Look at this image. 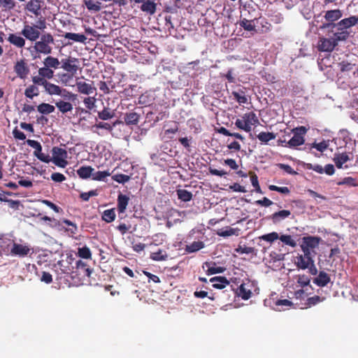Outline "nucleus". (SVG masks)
Here are the masks:
<instances>
[{
	"mask_svg": "<svg viewBox=\"0 0 358 358\" xmlns=\"http://www.w3.org/2000/svg\"><path fill=\"white\" fill-rule=\"evenodd\" d=\"M39 38V41H34L33 48L36 53L50 55L52 50V45L55 43L53 36L50 33H45Z\"/></svg>",
	"mask_w": 358,
	"mask_h": 358,
	"instance_id": "obj_1",
	"label": "nucleus"
},
{
	"mask_svg": "<svg viewBox=\"0 0 358 358\" xmlns=\"http://www.w3.org/2000/svg\"><path fill=\"white\" fill-rule=\"evenodd\" d=\"M259 124L258 117L254 112L245 113L241 119H237L235 122L237 128L246 132H250L252 126H257Z\"/></svg>",
	"mask_w": 358,
	"mask_h": 358,
	"instance_id": "obj_2",
	"label": "nucleus"
},
{
	"mask_svg": "<svg viewBox=\"0 0 358 358\" xmlns=\"http://www.w3.org/2000/svg\"><path fill=\"white\" fill-rule=\"evenodd\" d=\"M307 129L305 127H299L291 130L293 136L288 140V148H296L301 145L305 142L304 135L306 134Z\"/></svg>",
	"mask_w": 358,
	"mask_h": 358,
	"instance_id": "obj_3",
	"label": "nucleus"
},
{
	"mask_svg": "<svg viewBox=\"0 0 358 358\" xmlns=\"http://www.w3.org/2000/svg\"><path fill=\"white\" fill-rule=\"evenodd\" d=\"M52 158L51 161L57 166L64 168L68 164L66 158L68 153L65 149L55 146L52 149Z\"/></svg>",
	"mask_w": 358,
	"mask_h": 358,
	"instance_id": "obj_4",
	"label": "nucleus"
},
{
	"mask_svg": "<svg viewBox=\"0 0 358 358\" xmlns=\"http://www.w3.org/2000/svg\"><path fill=\"white\" fill-rule=\"evenodd\" d=\"M45 90L50 95H59L69 100H73L76 96V94L67 91L66 89H62L59 85L50 82L45 87Z\"/></svg>",
	"mask_w": 358,
	"mask_h": 358,
	"instance_id": "obj_5",
	"label": "nucleus"
},
{
	"mask_svg": "<svg viewBox=\"0 0 358 358\" xmlns=\"http://www.w3.org/2000/svg\"><path fill=\"white\" fill-rule=\"evenodd\" d=\"M61 68L73 76L79 69V60L76 57H68L61 60Z\"/></svg>",
	"mask_w": 358,
	"mask_h": 358,
	"instance_id": "obj_6",
	"label": "nucleus"
},
{
	"mask_svg": "<svg viewBox=\"0 0 358 358\" xmlns=\"http://www.w3.org/2000/svg\"><path fill=\"white\" fill-rule=\"evenodd\" d=\"M76 267L73 268L75 270L72 272V273L74 274L72 276L73 278L78 276L80 280H85L86 278L90 276L92 270L85 262L82 260H78L76 262Z\"/></svg>",
	"mask_w": 358,
	"mask_h": 358,
	"instance_id": "obj_7",
	"label": "nucleus"
},
{
	"mask_svg": "<svg viewBox=\"0 0 358 358\" xmlns=\"http://www.w3.org/2000/svg\"><path fill=\"white\" fill-rule=\"evenodd\" d=\"M21 34L26 39L33 42L39 38L41 32L39 30H38L36 26L30 25L25 23L23 29L21 31Z\"/></svg>",
	"mask_w": 358,
	"mask_h": 358,
	"instance_id": "obj_8",
	"label": "nucleus"
},
{
	"mask_svg": "<svg viewBox=\"0 0 358 358\" xmlns=\"http://www.w3.org/2000/svg\"><path fill=\"white\" fill-rule=\"evenodd\" d=\"M15 73L21 79H25L29 73V66L24 59L17 60L13 66Z\"/></svg>",
	"mask_w": 358,
	"mask_h": 358,
	"instance_id": "obj_9",
	"label": "nucleus"
},
{
	"mask_svg": "<svg viewBox=\"0 0 358 358\" xmlns=\"http://www.w3.org/2000/svg\"><path fill=\"white\" fill-rule=\"evenodd\" d=\"M252 287V282L247 279L239 286L237 294L243 299L248 300L251 297Z\"/></svg>",
	"mask_w": 358,
	"mask_h": 358,
	"instance_id": "obj_10",
	"label": "nucleus"
},
{
	"mask_svg": "<svg viewBox=\"0 0 358 358\" xmlns=\"http://www.w3.org/2000/svg\"><path fill=\"white\" fill-rule=\"evenodd\" d=\"M337 45L334 39L330 38H320L318 42L317 48L320 52H332Z\"/></svg>",
	"mask_w": 358,
	"mask_h": 358,
	"instance_id": "obj_11",
	"label": "nucleus"
},
{
	"mask_svg": "<svg viewBox=\"0 0 358 358\" xmlns=\"http://www.w3.org/2000/svg\"><path fill=\"white\" fill-rule=\"evenodd\" d=\"M355 16H350L349 17L343 19L337 24L328 23L324 27L329 29H331V31H334V29L337 27H343L344 29L350 28L356 24Z\"/></svg>",
	"mask_w": 358,
	"mask_h": 358,
	"instance_id": "obj_12",
	"label": "nucleus"
},
{
	"mask_svg": "<svg viewBox=\"0 0 358 358\" xmlns=\"http://www.w3.org/2000/svg\"><path fill=\"white\" fill-rule=\"evenodd\" d=\"M76 86L77 87V91L83 94L89 95L96 90V88L93 86L92 81H90V83L76 81Z\"/></svg>",
	"mask_w": 358,
	"mask_h": 358,
	"instance_id": "obj_13",
	"label": "nucleus"
},
{
	"mask_svg": "<svg viewBox=\"0 0 358 358\" xmlns=\"http://www.w3.org/2000/svg\"><path fill=\"white\" fill-rule=\"evenodd\" d=\"M321 241L322 238L319 236H307L302 238L301 245L314 250L319 246Z\"/></svg>",
	"mask_w": 358,
	"mask_h": 358,
	"instance_id": "obj_14",
	"label": "nucleus"
},
{
	"mask_svg": "<svg viewBox=\"0 0 358 358\" xmlns=\"http://www.w3.org/2000/svg\"><path fill=\"white\" fill-rule=\"evenodd\" d=\"M291 211L289 210H281L271 214L268 219L271 220L273 224H277L280 223L282 220L289 217L291 215Z\"/></svg>",
	"mask_w": 358,
	"mask_h": 358,
	"instance_id": "obj_15",
	"label": "nucleus"
},
{
	"mask_svg": "<svg viewBox=\"0 0 358 358\" xmlns=\"http://www.w3.org/2000/svg\"><path fill=\"white\" fill-rule=\"evenodd\" d=\"M30 251L31 249L29 246L14 243L13 248H11L10 253L13 255L23 257L27 256L30 252Z\"/></svg>",
	"mask_w": 358,
	"mask_h": 358,
	"instance_id": "obj_16",
	"label": "nucleus"
},
{
	"mask_svg": "<svg viewBox=\"0 0 358 358\" xmlns=\"http://www.w3.org/2000/svg\"><path fill=\"white\" fill-rule=\"evenodd\" d=\"M210 282L213 283V287L222 289L229 285V280L224 276H216L211 278Z\"/></svg>",
	"mask_w": 358,
	"mask_h": 358,
	"instance_id": "obj_17",
	"label": "nucleus"
},
{
	"mask_svg": "<svg viewBox=\"0 0 358 358\" xmlns=\"http://www.w3.org/2000/svg\"><path fill=\"white\" fill-rule=\"evenodd\" d=\"M129 198L128 196L119 194L117 196V210L119 213H124L127 209V206L129 203Z\"/></svg>",
	"mask_w": 358,
	"mask_h": 358,
	"instance_id": "obj_18",
	"label": "nucleus"
},
{
	"mask_svg": "<svg viewBox=\"0 0 358 358\" xmlns=\"http://www.w3.org/2000/svg\"><path fill=\"white\" fill-rule=\"evenodd\" d=\"M330 276L324 271H320L313 282L319 287H324L330 282Z\"/></svg>",
	"mask_w": 358,
	"mask_h": 358,
	"instance_id": "obj_19",
	"label": "nucleus"
},
{
	"mask_svg": "<svg viewBox=\"0 0 358 358\" xmlns=\"http://www.w3.org/2000/svg\"><path fill=\"white\" fill-rule=\"evenodd\" d=\"M333 160L338 169H342L343 164L349 161L350 157L345 152L336 153L334 155Z\"/></svg>",
	"mask_w": 358,
	"mask_h": 358,
	"instance_id": "obj_20",
	"label": "nucleus"
},
{
	"mask_svg": "<svg viewBox=\"0 0 358 358\" xmlns=\"http://www.w3.org/2000/svg\"><path fill=\"white\" fill-rule=\"evenodd\" d=\"M142 5L141 6V10L143 12H145L150 15H153L156 12L157 4L150 0L144 1L141 2Z\"/></svg>",
	"mask_w": 358,
	"mask_h": 358,
	"instance_id": "obj_21",
	"label": "nucleus"
},
{
	"mask_svg": "<svg viewBox=\"0 0 358 358\" xmlns=\"http://www.w3.org/2000/svg\"><path fill=\"white\" fill-rule=\"evenodd\" d=\"M7 40L10 43L13 44L17 48H23L25 45L24 38L14 34H9Z\"/></svg>",
	"mask_w": 358,
	"mask_h": 358,
	"instance_id": "obj_22",
	"label": "nucleus"
},
{
	"mask_svg": "<svg viewBox=\"0 0 358 358\" xmlns=\"http://www.w3.org/2000/svg\"><path fill=\"white\" fill-rule=\"evenodd\" d=\"M55 106L57 108L59 111L63 114L71 112L73 110V105L70 102L65 101L64 100H59L56 101Z\"/></svg>",
	"mask_w": 358,
	"mask_h": 358,
	"instance_id": "obj_23",
	"label": "nucleus"
},
{
	"mask_svg": "<svg viewBox=\"0 0 358 358\" xmlns=\"http://www.w3.org/2000/svg\"><path fill=\"white\" fill-rule=\"evenodd\" d=\"M60 64L61 62H59L57 58L52 56H48L43 60L44 66L50 69H57L60 67Z\"/></svg>",
	"mask_w": 358,
	"mask_h": 358,
	"instance_id": "obj_24",
	"label": "nucleus"
},
{
	"mask_svg": "<svg viewBox=\"0 0 358 358\" xmlns=\"http://www.w3.org/2000/svg\"><path fill=\"white\" fill-rule=\"evenodd\" d=\"M342 16V13L339 9L327 10L325 13L324 18L329 23H334V21L340 19Z\"/></svg>",
	"mask_w": 358,
	"mask_h": 358,
	"instance_id": "obj_25",
	"label": "nucleus"
},
{
	"mask_svg": "<svg viewBox=\"0 0 358 358\" xmlns=\"http://www.w3.org/2000/svg\"><path fill=\"white\" fill-rule=\"evenodd\" d=\"M313 260L314 259H310V261H307V259L303 256L298 255L295 257L294 263L298 268L305 270L310 266V264H311Z\"/></svg>",
	"mask_w": 358,
	"mask_h": 358,
	"instance_id": "obj_26",
	"label": "nucleus"
},
{
	"mask_svg": "<svg viewBox=\"0 0 358 358\" xmlns=\"http://www.w3.org/2000/svg\"><path fill=\"white\" fill-rule=\"evenodd\" d=\"M94 169L90 166H83L77 170V174L80 178L87 179L92 176Z\"/></svg>",
	"mask_w": 358,
	"mask_h": 358,
	"instance_id": "obj_27",
	"label": "nucleus"
},
{
	"mask_svg": "<svg viewBox=\"0 0 358 358\" xmlns=\"http://www.w3.org/2000/svg\"><path fill=\"white\" fill-rule=\"evenodd\" d=\"M25 9L38 17L41 15V5L31 0L26 4Z\"/></svg>",
	"mask_w": 358,
	"mask_h": 358,
	"instance_id": "obj_28",
	"label": "nucleus"
},
{
	"mask_svg": "<svg viewBox=\"0 0 358 358\" xmlns=\"http://www.w3.org/2000/svg\"><path fill=\"white\" fill-rule=\"evenodd\" d=\"M150 259L156 262L166 261L168 259V254L166 250L159 249L151 252Z\"/></svg>",
	"mask_w": 358,
	"mask_h": 358,
	"instance_id": "obj_29",
	"label": "nucleus"
},
{
	"mask_svg": "<svg viewBox=\"0 0 358 358\" xmlns=\"http://www.w3.org/2000/svg\"><path fill=\"white\" fill-rule=\"evenodd\" d=\"M139 117H140V115L138 113L132 112V113H126L124 119V122L127 124L136 125L139 122Z\"/></svg>",
	"mask_w": 358,
	"mask_h": 358,
	"instance_id": "obj_30",
	"label": "nucleus"
},
{
	"mask_svg": "<svg viewBox=\"0 0 358 358\" xmlns=\"http://www.w3.org/2000/svg\"><path fill=\"white\" fill-rule=\"evenodd\" d=\"M66 39L72 40L76 42L85 43L87 37L84 34L67 32L64 35Z\"/></svg>",
	"mask_w": 358,
	"mask_h": 358,
	"instance_id": "obj_31",
	"label": "nucleus"
},
{
	"mask_svg": "<svg viewBox=\"0 0 358 358\" xmlns=\"http://www.w3.org/2000/svg\"><path fill=\"white\" fill-rule=\"evenodd\" d=\"M205 264L207 267L206 273L208 275L221 273L224 272V268L223 267L217 266L215 263L206 262Z\"/></svg>",
	"mask_w": 358,
	"mask_h": 358,
	"instance_id": "obj_32",
	"label": "nucleus"
},
{
	"mask_svg": "<svg viewBox=\"0 0 358 358\" xmlns=\"http://www.w3.org/2000/svg\"><path fill=\"white\" fill-rule=\"evenodd\" d=\"M343 28H338V30L341 29V31L334 33L331 36L337 45L339 41H345L350 35V33L347 30H343Z\"/></svg>",
	"mask_w": 358,
	"mask_h": 358,
	"instance_id": "obj_33",
	"label": "nucleus"
},
{
	"mask_svg": "<svg viewBox=\"0 0 358 358\" xmlns=\"http://www.w3.org/2000/svg\"><path fill=\"white\" fill-rule=\"evenodd\" d=\"M34 155L35 157H36L40 161L45 162V163H49L51 161V158L48 155H45L42 152V146L40 145V146L37 147L34 152Z\"/></svg>",
	"mask_w": 358,
	"mask_h": 358,
	"instance_id": "obj_34",
	"label": "nucleus"
},
{
	"mask_svg": "<svg viewBox=\"0 0 358 358\" xmlns=\"http://www.w3.org/2000/svg\"><path fill=\"white\" fill-rule=\"evenodd\" d=\"M257 137L262 143L267 144L268 141L275 138V134L273 132L262 131Z\"/></svg>",
	"mask_w": 358,
	"mask_h": 358,
	"instance_id": "obj_35",
	"label": "nucleus"
},
{
	"mask_svg": "<svg viewBox=\"0 0 358 358\" xmlns=\"http://www.w3.org/2000/svg\"><path fill=\"white\" fill-rule=\"evenodd\" d=\"M38 111L43 115H48L55 111V108L54 106L46 103H42L37 107Z\"/></svg>",
	"mask_w": 358,
	"mask_h": 358,
	"instance_id": "obj_36",
	"label": "nucleus"
},
{
	"mask_svg": "<svg viewBox=\"0 0 358 358\" xmlns=\"http://www.w3.org/2000/svg\"><path fill=\"white\" fill-rule=\"evenodd\" d=\"M176 193L179 199L182 201L187 202L192 199V194L184 189H179L176 190Z\"/></svg>",
	"mask_w": 358,
	"mask_h": 358,
	"instance_id": "obj_37",
	"label": "nucleus"
},
{
	"mask_svg": "<svg viewBox=\"0 0 358 358\" xmlns=\"http://www.w3.org/2000/svg\"><path fill=\"white\" fill-rule=\"evenodd\" d=\"M279 239L285 244V245L290 246L292 248H295L296 246V242L293 238L291 235L289 234H282L279 236Z\"/></svg>",
	"mask_w": 358,
	"mask_h": 358,
	"instance_id": "obj_38",
	"label": "nucleus"
},
{
	"mask_svg": "<svg viewBox=\"0 0 358 358\" xmlns=\"http://www.w3.org/2000/svg\"><path fill=\"white\" fill-rule=\"evenodd\" d=\"M115 212L114 208L108 209L103 211L102 214V219L105 222L110 223L115 219Z\"/></svg>",
	"mask_w": 358,
	"mask_h": 358,
	"instance_id": "obj_39",
	"label": "nucleus"
},
{
	"mask_svg": "<svg viewBox=\"0 0 358 358\" xmlns=\"http://www.w3.org/2000/svg\"><path fill=\"white\" fill-rule=\"evenodd\" d=\"M38 71V74L42 76L45 80L52 79L55 76L53 69H50L45 66L40 68Z\"/></svg>",
	"mask_w": 358,
	"mask_h": 358,
	"instance_id": "obj_40",
	"label": "nucleus"
},
{
	"mask_svg": "<svg viewBox=\"0 0 358 358\" xmlns=\"http://www.w3.org/2000/svg\"><path fill=\"white\" fill-rule=\"evenodd\" d=\"M38 89L34 85H31L25 89L24 95L29 99H32L34 96L38 95Z\"/></svg>",
	"mask_w": 358,
	"mask_h": 358,
	"instance_id": "obj_41",
	"label": "nucleus"
},
{
	"mask_svg": "<svg viewBox=\"0 0 358 358\" xmlns=\"http://www.w3.org/2000/svg\"><path fill=\"white\" fill-rule=\"evenodd\" d=\"M85 5L89 10L95 12L99 11L101 8V3L99 1L94 2L93 0H85Z\"/></svg>",
	"mask_w": 358,
	"mask_h": 358,
	"instance_id": "obj_42",
	"label": "nucleus"
},
{
	"mask_svg": "<svg viewBox=\"0 0 358 358\" xmlns=\"http://www.w3.org/2000/svg\"><path fill=\"white\" fill-rule=\"evenodd\" d=\"M78 255L80 257L86 259H92V252L87 246H83L78 248Z\"/></svg>",
	"mask_w": 358,
	"mask_h": 358,
	"instance_id": "obj_43",
	"label": "nucleus"
},
{
	"mask_svg": "<svg viewBox=\"0 0 358 358\" xmlns=\"http://www.w3.org/2000/svg\"><path fill=\"white\" fill-rule=\"evenodd\" d=\"M204 248V243L202 241H194L189 245H187L186 250L189 252H194Z\"/></svg>",
	"mask_w": 358,
	"mask_h": 358,
	"instance_id": "obj_44",
	"label": "nucleus"
},
{
	"mask_svg": "<svg viewBox=\"0 0 358 358\" xmlns=\"http://www.w3.org/2000/svg\"><path fill=\"white\" fill-rule=\"evenodd\" d=\"M260 240H263L267 241L270 243H272L275 241L279 239V235L277 232L273 231L269 234H264L259 237Z\"/></svg>",
	"mask_w": 358,
	"mask_h": 358,
	"instance_id": "obj_45",
	"label": "nucleus"
},
{
	"mask_svg": "<svg viewBox=\"0 0 358 358\" xmlns=\"http://www.w3.org/2000/svg\"><path fill=\"white\" fill-rule=\"evenodd\" d=\"M325 300V297H321L319 296H313L311 297H308L306 300V305L307 307H311L313 306H315L316 304L322 302Z\"/></svg>",
	"mask_w": 358,
	"mask_h": 358,
	"instance_id": "obj_46",
	"label": "nucleus"
},
{
	"mask_svg": "<svg viewBox=\"0 0 358 358\" xmlns=\"http://www.w3.org/2000/svg\"><path fill=\"white\" fill-rule=\"evenodd\" d=\"M232 95L236 101L240 104L245 103L248 101V99L245 95V92L242 90L240 92L234 91L232 92Z\"/></svg>",
	"mask_w": 358,
	"mask_h": 358,
	"instance_id": "obj_47",
	"label": "nucleus"
},
{
	"mask_svg": "<svg viewBox=\"0 0 358 358\" xmlns=\"http://www.w3.org/2000/svg\"><path fill=\"white\" fill-rule=\"evenodd\" d=\"M110 176V173L108 171H96L92 172V179L94 180L101 181L103 180L106 177Z\"/></svg>",
	"mask_w": 358,
	"mask_h": 358,
	"instance_id": "obj_48",
	"label": "nucleus"
},
{
	"mask_svg": "<svg viewBox=\"0 0 358 358\" xmlns=\"http://www.w3.org/2000/svg\"><path fill=\"white\" fill-rule=\"evenodd\" d=\"M301 248L302 252H303V255H301V256H303L306 259H307V261L308 260L310 261V259H313L315 255V252L313 250H312L310 248H308L301 245Z\"/></svg>",
	"mask_w": 358,
	"mask_h": 358,
	"instance_id": "obj_49",
	"label": "nucleus"
},
{
	"mask_svg": "<svg viewBox=\"0 0 358 358\" xmlns=\"http://www.w3.org/2000/svg\"><path fill=\"white\" fill-rule=\"evenodd\" d=\"M114 116V113L111 112L108 108H104L99 112L98 117L102 120H108Z\"/></svg>",
	"mask_w": 358,
	"mask_h": 358,
	"instance_id": "obj_50",
	"label": "nucleus"
},
{
	"mask_svg": "<svg viewBox=\"0 0 358 358\" xmlns=\"http://www.w3.org/2000/svg\"><path fill=\"white\" fill-rule=\"evenodd\" d=\"M255 249L252 247H248L246 245H238L235 251L238 254H252L255 252Z\"/></svg>",
	"mask_w": 358,
	"mask_h": 358,
	"instance_id": "obj_51",
	"label": "nucleus"
},
{
	"mask_svg": "<svg viewBox=\"0 0 358 358\" xmlns=\"http://www.w3.org/2000/svg\"><path fill=\"white\" fill-rule=\"evenodd\" d=\"M112 179L118 183L124 184L130 180V176L128 175L120 173L113 176Z\"/></svg>",
	"mask_w": 358,
	"mask_h": 358,
	"instance_id": "obj_52",
	"label": "nucleus"
},
{
	"mask_svg": "<svg viewBox=\"0 0 358 358\" xmlns=\"http://www.w3.org/2000/svg\"><path fill=\"white\" fill-rule=\"evenodd\" d=\"M33 85H41L44 87L47 85L48 81L45 80L42 76H35L32 77Z\"/></svg>",
	"mask_w": 358,
	"mask_h": 358,
	"instance_id": "obj_53",
	"label": "nucleus"
},
{
	"mask_svg": "<svg viewBox=\"0 0 358 358\" xmlns=\"http://www.w3.org/2000/svg\"><path fill=\"white\" fill-rule=\"evenodd\" d=\"M240 25L246 31H253L255 29V25L252 23V21L248 20L245 18L243 19L240 22Z\"/></svg>",
	"mask_w": 358,
	"mask_h": 358,
	"instance_id": "obj_54",
	"label": "nucleus"
},
{
	"mask_svg": "<svg viewBox=\"0 0 358 358\" xmlns=\"http://www.w3.org/2000/svg\"><path fill=\"white\" fill-rule=\"evenodd\" d=\"M354 66H355V64L347 61H343L338 63V66L341 72L350 71L352 70Z\"/></svg>",
	"mask_w": 358,
	"mask_h": 358,
	"instance_id": "obj_55",
	"label": "nucleus"
},
{
	"mask_svg": "<svg viewBox=\"0 0 358 358\" xmlns=\"http://www.w3.org/2000/svg\"><path fill=\"white\" fill-rule=\"evenodd\" d=\"M118 122V121H116L113 124V125H110L109 123L107 122H99V123H96L95 124V127L98 129H103L109 131H112L113 127H115L116 124Z\"/></svg>",
	"mask_w": 358,
	"mask_h": 358,
	"instance_id": "obj_56",
	"label": "nucleus"
},
{
	"mask_svg": "<svg viewBox=\"0 0 358 358\" xmlns=\"http://www.w3.org/2000/svg\"><path fill=\"white\" fill-rule=\"evenodd\" d=\"M338 185H347L348 186L355 187L357 185L355 178L352 177H346L342 180L337 182Z\"/></svg>",
	"mask_w": 358,
	"mask_h": 358,
	"instance_id": "obj_57",
	"label": "nucleus"
},
{
	"mask_svg": "<svg viewBox=\"0 0 358 358\" xmlns=\"http://www.w3.org/2000/svg\"><path fill=\"white\" fill-rule=\"evenodd\" d=\"M98 195L97 190H91L88 192H83L80 194V198L85 201H89L91 196H95Z\"/></svg>",
	"mask_w": 358,
	"mask_h": 358,
	"instance_id": "obj_58",
	"label": "nucleus"
},
{
	"mask_svg": "<svg viewBox=\"0 0 358 358\" xmlns=\"http://www.w3.org/2000/svg\"><path fill=\"white\" fill-rule=\"evenodd\" d=\"M236 229L228 227L227 229H221L217 232V234L220 236L227 237L235 234Z\"/></svg>",
	"mask_w": 358,
	"mask_h": 358,
	"instance_id": "obj_59",
	"label": "nucleus"
},
{
	"mask_svg": "<svg viewBox=\"0 0 358 358\" xmlns=\"http://www.w3.org/2000/svg\"><path fill=\"white\" fill-rule=\"evenodd\" d=\"M312 148H314L317 149L318 151L322 152L328 148V143L325 141H323L318 143H314L312 144Z\"/></svg>",
	"mask_w": 358,
	"mask_h": 358,
	"instance_id": "obj_60",
	"label": "nucleus"
},
{
	"mask_svg": "<svg viewBox=\"0 0 358 358\" xmlns=\"http://www.w3.org/2000/svg\"><path fill=\"white\" fill-rule=\"evenodd\" d=\"M0 6L8 9H13L15 6V3L13 0H0Z\"/></svg>",
	"mask_w": 358,
	"mask_h": 358,
	"instance_id": "obj_61",
	"label": "nucleus"
},
{
	"mask_svg": "<svg viewBox=\"0 0 358 358\" xmlns=\"http://www.w3.org/2000/svg\"><path fill=\"white\" fill-rule=\"evenodd\" d=\"M86 108L89 110H92L95 105V99L94 97H86L83 101Z\"/></svg>",
	"mask_w": 358,
	"mask_h": 358,
	"instance_id": "obj_62",
	"label": "nucleus"
},
{
	"mask_svg": "<svg viewBox=\"0 0 358 358\" xmlns=\"http://www.w3.org/2000/svg\"><path fill=\"white\" fill-rule=\"evenodd\" d=\"M255 203L264 207H268L273 204V201L266 197H264L262 199L256 201Z\"/></svg>",
	"mask_w": 358,
	"mask_h": 358,
	"instance_id": "obj_63",
	"label": "nucleus"
},
{
	"mask_svg": "<svg viewBox=\"0 0 358 358\" xmlns=\"http://www.w3.org/2000/svg\"><path fill=\"white\" fill-rule=\"evenodd\" d=\"M13 135L15 139L22 140V141L26 139V135L22 131L19 130L17 127H15L13 130Z\"/></svg>",
	"mask_w": 358,
	"mask_h": 358,
	"instance_id": "obj_64",
	"label": "nucleus"
}]
</instances>
